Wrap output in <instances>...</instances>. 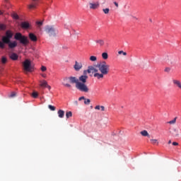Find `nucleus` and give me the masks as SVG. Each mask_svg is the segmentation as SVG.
<instances>
[{"mask_svg":"<svg viewBox=\"0 0 181 181\" xmlns=\"http://www.w3.org/2000/svg\"><path fill=\"white\" fill-rule=\"evenodd\" d=\"M167 63H168V66H175V60L168 59L167 61Z\"/></svg>","mask_w":181,"mask_h":181,"instance_id":"nucleus-23","label":"nucleus"},{"mask_svg":"<svg viewBox=\"0 0 181 181\" xmlns=\"http://www.w3.org/2000/svg\"><path fill=\"white\" fill-rule=\"evenodd\" d=\"M12 37H13V33H12V31L10 30H6V35L1 37V40H0V46L3 47L4 43L6 42H9Z\"/></svg>","mask_w":181,"mask_h":181,"instance_id":"nucleus-3","label":"nucleus"},{"mask_svg":"<svg viewBox=\"0 0 181 181\" xmlns=\"http://www.w3.org/2000/svg\"><path fill=\"white\" fill-rule=\"evenodd\" d=\"M6 45H8L9 49H15V47H16V46H18V42H16V41H6V42H4V47H1L0 45V49H5V47H6Z\"/></svg>","mask_w":181,"mask_h":181,"instance_id":"nucleus-7","label":"nucleus"},{"mask_svg":"<svg viewBox=\"0 0 181 181\" xmlns=\"http://www.w3.org/2000/svg\"><path fill=\"white\" fill-rule=\"evenodd\" d=\"M6 25L4 23H0V30H6Z\"/></svg>","mask_w":181,"mask_h":181,"instance_id":"nucleus-27","label":"nucleus"},{"mask_svg":"<svg viewBox=\"0 0 181 181\" xmlns=\"http://www.w3.org/2000/svg\"><path fill=\"white\" fill-rule=\"evenodd\" d=\"M81 100H86V97L81 96L78 98V101H81Z\"/></svg>","mask_w":181,"mask_h":181,"instance_id":"nucleus-43","label":"nucleus"},{"mask_svg":"<svg viewBox=\"0 0 181 181\" xmlns=\"http://www.w3.org/2000/svg\"><path fill=\"white\" fill-rule=\"evenodd\" d=\"M23 66L24 71L27 73H31V71H33V66H32V62H30V59H25L23 62Z\"/></svg>","mask_w":181,"mask_h":181,"instance_id":"nucleus-6","label":"nucleus"},{"mask_svg":"<svg viewBox=\"0 0 181 181\" xmlns=\"http://www.w3.org/2000/svg\"><path fill=\"white\" fill-rule=\"evenodd\" d=\"M90 103H91V100H90V99H86V98H85V100H84V104H85L86 105H88L90 104Z\"/></svg>","mask_w":181,"mask_h":181,"instance_id":"nucleus-33","label":"nucleus"},{"mask_svg":"<svg viewBox=\"0 0 181 181\" xmlns=\"http://www.w3.org/2000/svg\"><path fill=\"white\" fill-rule=\"evenodd\" d=\"M173 145L174 146H177V145H179V143H177V142H176V141H174V142H173Z\"/></svg>","mask_w":181,"mask_h":181,"instance_id":"nucleus-44","label":"nucleus"},{"mask_svg":"<svg viewBox=\"0 0 181 181\" xmlns=\"http://www.w3.org/2000/svg\"><path fill=\"white\" fill-rule=\"evenodd\" d=\"M96 67L99 69L100 73L103 74H108L110 72V65L107 64L105 61H103L102 62L97 64Z\"/></svg>","mask_w":181,"mask_h":181,"instance_id":"nucleus-2","label":"nucleus"},{"mask_svg":"<svg viewBox=\"0 0 181 181\" xmlns=\"http://www.w3.org/2000/svg\"><path fill=\"white\" fill-rule=\"evenodd\" d=\"M4 6L8 8V6L6 4L4 5Z\"/></svg>","mask_w":181,"mask_h":181,"instance_id":"nucleus-54","label":"nucleus"},{"mask_svg":"<svg viewBox=\"0 0 181 181\" xmlns=\"http://www.w3.org/2000/svg\"><path fill=\"white\" fill-rule=\"evenodd\" d=\"M173 84H175V86H177V87H178V88L181 89V83L180 81H177L176 79L173 80Z\"/></svg>","mask_w":181,"mask_h":181,"instance_id":"nucleus-21","label":"nucleus"},{"mask_svg":"<svg viewBox=\"0 0 181 181\" xmlns=\"http://www.w3.org/2000/svg\"><path fill=\"white\" fill-rule=\"evenodd\" d=\"M100 108H101V111L105 110V107L104 106H100Z\"/></svg>","mask_w":181,"mask_h":181,"instance_id":"nucleus-47","label":"nucleus"},{"mask_svg":"<svg viewBox=\"0 0 181 181\" xmlns=\"http://www.w3.org/2000/svg\"><path fill=\"white\" fill-rule=\"evenodd\" d=\"M75 87L76 90H78V91H81V93H89L90 88H88V86L84 83L78 81V78H76V80L75 81Z\"/></svg>","mask_w":181,"mask_h":181,"instance_id":"nucleus-1","label":"nucleus"},{"mask_svg":"<svg viewBox=\"0 0 181 181\" xmlns=\"http://www.w3.org/2000/svg\"><path fill=\"white\" fill-rule=\"evenodd\" d=\"M87 78H88V76L87 75H81L79 76V78L78 79L80 83H83V84H86L87 83Z\"/></svg>","mask_w":181,"mask_h":181,"instance_id":"nucleus-11","label":"nucleus"},{"mask_svg":"<svg viewBox=\"0 0 181 181\" xmlns=\"http://www.w3.org/2000/svg\"><path fill=\"white\" fill-rule=\"evenodd\" d=\"M66 118H70V117H73V113L71 112H66Z\"/></svg>","mask_w":181,"mask_h":181,"instance_id":"nucleus-30","label":"nucleus"},{"mask_svg":"<svg viewBox=\"0 0 181 181\" xmlns=\"http://www.w3.org/2000/svg\"><path fill=\"white\" fill-rule=\"evenodd\" d=\"M63 48H64V49H66V47H63Z\"/></svg>","mask_w":181,"mask_h":181,"instance_id":"nucleus-57","label":"nucleus"},{"mask_svg":"<svg viewBox=\"0 0 181 181\" xmlns=\"http://www.w3.org/2000/svg\"><path fill=\"white\" fill-rule=\"evenodd\" d=\"M172 135L174 138H180V134H179V131H177L176 129H173Z\"/></svg>","mask_w":181,"mask_h":181,"instance_id":"nucleus-15","label":"nucleus"},{"mask_svg":"<svg viewBox=\"0 0 181 181\" xmlns=\"http://www.w3.org/2000/svg\"><path fill=\"white\" fill-rule=\"evenodd\" d=\"M16 40H18L21 45H28L29 40H28V37L23 35L21 33H16L14 36Z\"/></svg>","mask_w":181,"mask_h":181,"instance_id":"nucleus-5","label":"nucleus"},{"mask_svg":"<svg viewBox=\"0 0 181 181\" xmlns=\"http://www.w3.org/2000/svg\"><path fill=\"white\" fill-rule=\"evenodd\" d=\"M48 108L51 110V111H56V107L52 105H48Z\"/></svg>","mask_w":181,"mask_h":181,"instance_id":"nucleus-29","label":"nucleus"},{"mask_svg":"<svg viewBox=\"0 0 181 181\" xmlns=\"http://www.w3.org/2000/svg\"><path fill=\"white\" fill-rule=\"evenodd\" d=\"M10 97L11 98H13V97H16V93L12 92L11 94L10 95Z\"/></svg>","mask_w":181,"mask_h":181,"instance_id":"nucleus-40","label":"nucleus"},{"mask_svg":"<svg viewBox=\"0 0 181 181\" xmlns=\"http://www.w3.org/2000/svg\"><path fill=\"white\" fill-rule=\"evenodd\" d=\"M29 38L32 42H37V37L36 35L33 34V33H29Z\"/></svg>","mask_w":181,"mask_h":181,"instance_id":"nucleus-14","label":"nucleus"},{"mask_svg":"<svg viewBox=\"0 0 181 181\" xmlns=\"http://www.w3.org/2000/svg\"><path fill=\"white\" fill-rule=\"evenodd\" d=\"M32 4H29L28 9H35L36 6H37V4H39V0H32Z\"/></svg>","mask_w":181,"mask_h":181,"instance_id":"nucleus-10","label":"nucleus"},{"mask_svg":"<svg viewBox=\"0 0 181 181\" xmlns=\"http://www.w3.org/2000/svg\"><path fill=\"white\" fill-rule=\"evenodd\" d=\"M38 96H39V94L37 93V92L34 91L32 93V97H33V98H37Z\"/></svg>","mask_w":181,"mask_h":181,"instance_id":"nucleus-32","label":"nucleus"},{"mask_svg":"<svg viewBox=\"0 0 181 181\" xmlns=\"http://www.w3.org/2000/svg\"><path fill=\"white\" fill-rule=\"evenodd\" d=\"M36 25H37V26L40 27V26H42V25H43V21H36Z\"/></svg>","mask_w":181,"mask_h":181,"instance_id":"nucleus-35","label":"nucleus"},{"mask_svg":"<svg viewBox=\"0 0 181 181\" xmlns=\"http://www.w3.org/2000/svg\"><path fill=\"white\" fill-rule=\"evenodd\" d=\"M8 0H4L5 4H8Z\"/></svg>","mask_w":181,"mask_h":181,"instance_id":"nucleus-53","label":"nucleus"},{"mask_svg":"<svg viewBox=\"0 0 181 181\" xmlns=\"http://www.w3.org/2000/svg\"><path fill=\"white\" fill-rule=\"evenodd\" d=\"M90 9H97L100 7V3L97 1L96 3H90Z\"/></svg>","mask_w":181,"mask_h":181,"instance_id":"nucleus-12","label":"nucleus"},{"mask_svg":"<svg viewBox=\"0 0 181 181\" xmlns=\"http://www.w3.org/2000/svg\"><path fill=\"white\" fill-rule=\"evenodd\" d=\"M42 77H43L44 78H46V74H42Z\"/></svg>","mask_w":181,"mask_h":181,"instance_id":"nucleus-51","label":"nucleus"},{"mask_svg":"<svg viewBox=\"0 0 181 181\" xmlns=\"http://www.w3.org/2000/svg\"><path fill=\"white\" fill-rule=\"evenodd\" d=\"M2 64H6V62H8V59L6 57H2L1 60Z\"/></svg>","mask_w":181,"mask_h":181,"instance_id":"nucleus-28","label":"nucleus"},{"mask_svg":"<svg viewBox=\"0 0 181 181\" xmlns=\"http://www.w3.org/2000/svg\"><path fill=\"white\" fill-rule=\"evenodd\" d=\"M176 119H177V117H175L173 120L168 122L167 124H170V125H174V124H176Z\"/></svg>","mask_w":181,"mask_h":181,"instance_id":"nucleus-24","label":"nucleus"},{"mask_svg":"<svg viewBox=\"0 0 181 181\" xmlns=\"http://www.w3.org/2000/svg\"><path fill=\"white\" fill-rule=\"evenodd\" d=\"M74 105H78V101L77 100L74 101Z\"/></svg>","mask_w":181,"mask_h":181,"instance_id":"nucleus-46","label":"nucleus"},{"mask_svg":"<svg viewBox=\"0 0 181 181\" xmlns=\"http://www.w3.org/2000/svg\"><path fill=\"white\" fill-rule=\"evenodd\" d=\"M95 43H98V45H100V46H104V40H96Z\"/></svg>","mask_w":181,"mask_h":181,"instance_id":"nucleus-22","label":"nucleus"},{"mask_svg":"<svg viewBox=\"0 0 181 181\" xmlns=\"http://www.w3.org/2000/svg\"><path fill=\"white\" fill-rule=\"evenodd\" d=\"M106 74H98V73H95L94 74V77H97L98 78V80H100V78H104V76H105Z\"/></svg>","mask_w":181,"mask_h":181,"instance_id":"nucleus-18","label":"nucleus"},{"mask_svg":"<svg viewBox=\"0 0 181 181\" xmlns=\"http://www.w3.org/2000/svg\"><path fill=\"white\" fill-rule=\"evenodd\" d=\"M76 80H77V77L76 76H65L63 78V83L62 84L64 86V87H67L68 88H71V84H74L76 83Z\"/></svg>","mask_w":181,"mask_h":181,"instance_id":"nucleus-4","label":"nucleus"},{"mask_svg":"<svg viewBox=\"0 0 181 181\" xmlns=\"http://www.w3.org/2000/svg\"><path fill=\"white\" fill-rule=\"evenodd\" d=\"M86 71L88 73V74H90V73H92L93 71V66H90L88 67V70H86Z\"/></svg>","mask_w":181,"mask_h":181,"instance_id":"nucleus-34","label":"nucleus"},{"mask_svg":"<svg viewBox=\"0 0 181 181\" xmlns=\"http://www.w3.org/2000/svg\"><path fill=\"white\" fill-rule=\"evenodd\" d=\"M13 19H16V21H18L19 20V16L18 14H16V13H13L12 15H11Z\"/></svg>","mask_w":181,"mask_h":181,"instance_id":"nucleus-26","label":"nucleus"},{"mask_svg":"<svg viewBox=\"0 0 181 181\" xmlns=\"http://www.w3.org/2000/svg\"><path fill=\"white\" fill-rule=\"evenodd\" d=\"M103 11L104 13H105L106 15H107V13H110V8H103Z\"/></svg>","mask_w":181,"mask_h":181,"instance_id":"nucleus-36","label":"nucleus"},{"mask_svg":"<svg viewBox=\"0 0 181 181\" xmlns=\"http://www.w3.org/2000/svg\"><path fill=\"white\" fill-rule=\"evenodd\" d=\"M64 28H65L66 29H70V25H64Z\"/></svg>","mask_w":181,"mask_h":181,"instance_id":"nucleus-48","label":"nucleus"},{"mask_svg":"<svg viewBox=\"0 0 181 181\" xmlns=\"http://www.w3.org/2000/svg\"><path fill=\"white\" fill-rule=\"evenodd\" d=\"M92 73H98V69L94 68V66H92Z\"/></svg>","mask_w":181,"mask_h":181,"instance_id":"nucleus-39","label":"nucleus"},{"mask_svg":"<svg viewBox=\"0 0 181 181\" xmlns=\"http://www.w3.org/2000/svg\"><path fill=\"white\" fill-rule=\"evenodd\" d=\"M118 54H123V56H127V52H125L124 51H119Z\"/></svg>","mask_w":181,"mask_h":181,"instance_id":"nucleus-37","label":"nucleus"},{"mask_svg":"<svg viewBox=\"0 0 181 181\" xmlns=\"http://www.w3.org/2000/svg\"><path fill=\"white\" fill-rule=\"evenodd\" d=\"M168 144H172V141L170 140V141H168Z\"/></svg>","mask_w":181,"mask_h":181,"instance_id":"nucleus-55","label":"nucleus"},{"mask_svg":"<svg viewBox=\"0 0 181 181\" xmlns=\"http://www.w3.org/2000/svg\"><path fill=\"white\" fill-rule=\"evenodd\" d=\"M114 4L115 5V6H116L117 8H118V4L117 3V1H115V2H114Z\"/></svg>","mask_w":181,"mask_h":181,"instance_id":"nucleus-50","label":"nucleus"},{"mask_svg":"<svg viewBox=\"0 0 181 181\" xmlns=\"http://www.w3.org/2000/svg\"><path fill=\"white\" fill-rule=\"evenodd\" d=\"M102 57L104 60H107V59H108V53L107 52L102 53Z\"/></svg>","mask_w":181,"mask_h":181,"instance_id":"nucleus-25","label":"nucleus"},{"mask_svg":"<svg viewBox=\"0 0 181 181\" xmlns=\"http://www.w3.org/2000/svg\"><path fill=\"white\" fill-rule=\"evenodd\" d=\"M0 15H4V12H2V11L0 10Z\"/></svg>","mask_w":181,"mask_h":181,"instance_id":"nucleus-52","label":"nucleus"},{"mask_svg":"<svg viewBox=\"0 0 181 181\" xmlns=\"http://www.w3.org/2000/svg\"><path fill=\"white\" fill-rule=\"evenodd\" d=\"M164 71H165V73H170V67H165Z\"/></svg>","mask_w":181,"mask_h":181,"instance_id":"nucleus-38","label":"nucleus"},{"mask_svg":"<svg viewBox=\"0 0 181 181\" xmlns=\"http://www.w3.org/2000/svg\"><path fill=\"white\" fill-rule=\"evenodd\" d=\"M40 86L41 87H47V88H48L49 90H50V88H51L50 86L47 85V81H46L45 80L40 81Z\"/></svg>","mask_w":181,"mask_h":181,"instance_id":"nucleus-17","label":"nucleus"},{"mask_svg":"<svg viewBox=\"0 0 181 181\" xmlns=\"http://www.w3.org/2000/svg\"><path fill=\"white\" fill-rule=\"evenodd\" d=\"M101 108V106L97 105L95 107V110H100Z\"/></svg>","mask_w":181,"mask_h":181,"instance_id":"nucleus-45","label":"nucleus"},{"mask_svg":"<svg viewBox=\"0 0 181 181\" xmlns=\"http://www.w3.org/2000/svg\"><path fill=\"white\" fill-rule=\"evenodd\" d=\"M150 141H151V144H157L158 143L157 139H151Z\"/></svg>","mask_w":181,"mask_h":181,"instance_id":"nucleus-42","label":"nucleus"},{"mask_svg":"<svg viewBox=\"0 0 181 181\" xmlns=\"http://www.w3.org/2000/svg\"><path fill=\"white\" fill-rule=\"evenodd\" d=\"M90 62H97V57L95 56H90Z\"/></svg>","mask_w":181,"mask_h":181,"instance_id":"nucleus-31","label":"nucleus"},{"mask_svg":"<svg viewBox=\"0 0 181 181\" xmlns=\"http://www.w3.org/2000/svg\"><path fill=\"white\" fill-rule=\"evenodd\" d=\"M45 32L49 35V36H56V29L53 26L47 25L45 27Z\"/></svg>","mask_w":181,"mask_h":181,"instance_id":"nucleus-8","label":"nucleus"},{"mask_svg":"<svg viewBox=\"0 0 181 181\" xmlns=\"http://www.w3.org/2000/svg\"><path fill=\"white\" fill-rule=\"evenodd\" d=\"M46 70H47V68H46V66H41V71H46Z\"/></svg>","mask_w":181,"mask_h":181,"instance_id":"nucleus-41","label":"nucleus"},{"mask_svg":"<svg viewBox=\"0 0 181 181\" xmlns=\"http://www.w3.org/2000/svg\"><path fill=\"white\" fill-rule=\"evenodd\" d=\"M74 69L76 71H80V70L83 69V64H81V62H78L77 61H76Z\"/></svg>","mask_w":181,"mask_h":181,"instance_id":"nucleus-9","label":"nucleus"},{"mask_svg":"<svg viewBox=\"0 0 181 181\" xmlns=\"http://www.w3.org/2000/svg\"><path fill=\"white\" fill-rule=\"evenodd\" d=\"M140 134L142 135V136H147L148 138H151V135H149V133H148V131L146 130L141 131Z\"/></svg>","mask_w":181,"mask_h":181,"instance_id":"nucleus-19","label":"nucleus"},{"mask_svg":"<svg viewBox=\"0 0 181 181\" xmlns=\"http://www.w3.org/2000/svg\"><path fill=\"white\" fill-rule=\"evenodd\" d=\"M149 21H150V22H152V18H150Z\"/></svg>","mask_w":181,"mask_h":181,"instance_id":"nucleus-56","label":"nucleus"},{"mask_svg":"<svg viewBox=\"0 0 181 181\" xmlns=\"http://www.w3.org/2000/svg\"><path fill=\"white\" fill-rule=\"evenodd\" d=\"M21 28H23V29H29V28H30V24L26 21L22 22Z\"/></svg>","mask_w":181,"mask_h":181,"instance_id":"nucleus-16","label":"nucleus"},{"mask_svg":"<svg viewBox=\"0 0 181 181\" xmlns=\"http://www.w3.org/2000/svg\"><path fill=\"white\" fill-rule=\"evenodd\" d=\"M9 57L11 60H18V59H19V56L18 55V54L15 53V52H12L11 54H9Z\"/></svg>","mask_w":181,"mask_h":181,"instance_id":"nucleus-13","label":"nucleus"},{"mask_svg":"<svg viewBox=\"0 0 181 181\" xmlns=\"http://www.w3.org/2000/svg\"><path fill=\"white\" fill-rule=\"evenodd\" d=\"M87 70L83 71V76H87Z\"/></svg>","mask_w":181,"mask_h":181,"instance_id":"nucleus-49","label":"nucleus"},{"mask_svg":"<svg viewBox=\"0 0 181 181\" xmlns=\"http://www.w3.org/2000/svg\"><path fill=\"white\" fill-rule=\"evenodd\" d=\"M59 118H64V110H59L57 112Z\"/></svg>","mask_w":181,"mask_h":181,"instance_id":"nucleus-20","label":"nucleus"}]
</instances>
